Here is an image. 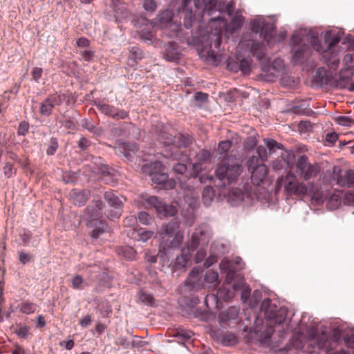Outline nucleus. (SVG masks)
Wrapping results in <instances>:
<instances>
[{
	"label": "nucleus",
	"mask_w": 354,
	"mask_h": 354,
	"mask_svg": "<svg viewBox=\"0 0 354 354\" xmlns=\"http://www.w3.org/2000/svg\"><path fill=\"white\" fill-rule=\"evenodd\" d=\"M242 172V165L236 156L224 158L216 170L217 186L227 188L236 184L238 177Z\"/></svg>",
	"instance_id": "39448f33"
},
{
	"label": "nucleus",
	"mask_w": 354,
	"mask_h": 354,
	"mask_svg": "<svg viewBox=\"0 0 354 354\" xmlns=\"http://www.w3.org/2000/svg\"><path fill=\"white\" fill-rule=\"evenodd\" d=\"M99 311L103 317H107L112 313V308L109 302L106 301L99 304Z\"/></svg>",
	"instance_id": "680f3d73"
},
{
	"label": "nucleus",
	"mask_w": 354,
	"mask_h": 354,
	"mask_svg": "<svg viewBox=\"0 0 354 354\" xmlns=\"http://www.w3.org/2000/svg\"><path fill=\"white\" fill-rule=\"evenodd\" d=\"M214 196L215 194L212 187L207 186L203 189L202 193V199L203 204L206 207H209L211 205L213 199L214 198Z\"/></svg>",
	"instance_id": "58836bf2"
},
{
	"label": "nucleus",
	"mask_w": 354,
	"mask_h": 354,
	"mask_svg": "<svg viewBox=\"0 0 354 354\" xmlns=\"http://www.w3.org/2000/svg\"><path fill=\"white\" fill-rule=\"evenodd\" d=\"M104 198L108 205L107 207L105 205L104 214L111 221L119 218L123 211L124 198L109 191L104 194Z\"/></svg>",
	"instance_id": "9b49d317"
},
{
	"label": "nucleus",
	"mask_w": 354,
	"mask_h": 354,
	"mask_svg": "<svg viewBox=\"0 0 354 354\" xmlns=\"http://www.w3.org/2000/svg\"><path fill=\"white\" fill-rule=\"evenodd\" d=\"M351 77L340 75L339 80L337 82V86L340 88H347L351 92H354V82L349 84Z\"/></svg>",
	"instance_id": "79ce46f5"
},
{
	"label": "nucleus",
	"mask_w": 354,
	"mask_h": 354,
	"mask_svg": "<svg viewBox=\"0 0 354 354\" xmlns=\"http://www.w3.org/2000/svg\"><path fill=\"white\" fill-rule=\"evenodd\" d=\"M319 164H311L306 155H300L295 160V171L300 178L308 180L315 178L320 172Z\"/></svg>",
	"instance_id": "4468645a"
},
{
	"label": "nucleus",
	"mask_w": 354,
	"mask_h": 354,
	"mask_svg": "<svg viewBox=\"0 0 354 354\" xmlns=\"http://www.w3.org/2000/svg\"><path fill=\"white\" fill-rule=\"evenodd\" d=\"M211 158V152L207 149H202L196 155V158L199 162H207Z\"/></svg>",
	"instance_id": "774afa93"
},
{
	"label": "nucleus",
	"mask_w": 354,
	"mask_h": 354,
	"mask_svg": "<svg viewBox=\"0 0 354 354\" xmlns=\"http://www.w3.org/2000/svg\"><path fill=\"white\" fill-rule=\"evenodd\" d=\"M218 274L214 270H207L203 277V270L198 267H194L185 281L183 292L186 294V303L188 306L193 308L199 301V297L205 294V283H213L218 280Z\"/></svg>",
	"instance_id": "f257e3e1"
},
{
	"label": "nucleus",
	"mask_w": 354,
	"mask_h": 354,
	"mask_svg": "<svg viewBox=\"0 0 354 354\" xmlns=\"http://www.w3.org/2000/svg\"><path fill=\"white\" fill-rule=\"evenodd\" d=\"M136 218L139 223L146 225H149L153 222L152 216L146 212H140Z\"/></svg>",
	"instance_id": "3c124183"
},
{
	"label": "nucleus",
	"mask_w": 354,
	"mask_h": 354,
	"mask_svg": "<svg viewBox=\"0 0 354 354\" xmlns=\"http://www.w3.org/2000/svg\"><path fill=\"white\" fill-rule=\"evenodd\" d=\"M71 287L75 290H83L84 279L80 274L75 275L71 279Z\"/></svg>",
	"instance_id": "4d7b16f0"
},
{
	"label": "nucleus",
	"mask_w": 354,
	"mask_h": 354,
	"mask_svg": "<svg viewBox=\"0 0 354 354\" xmlns=\"http://www.w3.org/2000/svg\"><path fill=\"white\" fill-rule=\"evenodd\" d=\"M250 28L252 32L259 34L260 37L269 41L275 32V26L267 21L262 16H258L250 22Z\"/></svg>",
	"instance_id": "a211bd4d"
},
{
	"label": "nucleus",
	"mask_w": 354,
	"mask_h": 354,
	"mask_svg": "<svg viewBox=\"0 0 354 354\" xmlns=\"http://www.w3.org/2000/svg\"><path fill=\"white\" fill-rule=\"evenodd\" d=\"M290 156H291V154H290V153L288 154V160H285L284 158H283L282 160L277 159V160H273L271 164L272 168L275 171H280V170H282L285 167L286 165L287 167H290L291 163H290V160L289 159Z\"/></svg>",
	"instance_id": "49530a36"
},
{
	"label": "nucleus",
	"mask_w": 354,
	"mask_h": 354,
	"mask_svg": "<svg viewBox=\"0 0 354 354\" xmlns=\"http://www.w3.org/2000/svg\"><path fill=\"white\" fill-rule=\"evenodd\" d=\"M217 294L224 301H227L233 297V292L226 287L220 288Z\"/></svg>",
	"instance_id": "052dcab7"
},
{
	"label": "nucleus",
	"mask_w": 354,
	"mask_h": 354,
	"mask_svg": "<svg viewBox=\"0 0 354 354\" xmlns=\"http://www.w3.org/2000/svg\"><path fill=\"white\" fill-rule=\"evenodd\" d=\"M47 146L46 154L48 156L55 155L59 147L58 139L57 138L52 137L47 144Z\"/></svg>",
	"instance_id": "8fccbe9b"
},
{
	"label": "nucleus",
	"mask_w": 354,
	"mask_h": 354,
	"mask_svg": "<svg viewBox=\"0 0 354 354\" xmlns=\"http://www.w3.org/2000/svg\"><path fill=\"white\" fill-rule=\"evenodd\" d=\"M202 171V165L201 163H194L192 165V171L191 173V176L194 178L199 177V180L201 183H205L203 176L199 175V172Z\"/></svg>",
	"instance_id": "bf43d9fd"
},
{
	"label": "nucleus",
	"mask_w": 354,
	"mask_h": 354,
	"mask_svg": "<svg viewBox=\"0 0 354 354\" xmlns=\"http://www.w3.org/2000/svg\"><path fill=\"white\" fill-rule=\"evenodd\" d=\"M105 18L111 21L120 23L128 18L129 12L120 0H104Z\"/></svg>",
	"instance_id": "f8f14e48"
},
{
	"label": "nucleus",
	"mask_w": 354,
	"mask_h": 354,
	"mask_svg": "<svg viewBox=\"0 0 354 354\" xmlns=\"http://www.w3.org/2000/svg\"><path fill=\"white\" fill-rule=\"evenodd\" d=\"M263 142L270 154L275 153L277 150L281 149L283 147L282 144L272 138H264Z\"/></svg>",
	"instance_id": "37998d69"
},
{
	"label": "nucleus",
	"mask_w": 354,
	"mask_h": 354,
	"mask_svg": "<svg viewBox=\"0 0 354 354\" xmlns=\"http://www.w3.org/2000/svg\"><path fill=\"white\" fill-rule=\"evenodd\" d=\"M19 312H21L24 314L30 315V314L35 312L37 306L36 304L32 303V302L22 301L19 305Z\"/></svg>",
	"instance_id": "a18cd8bd"
},
{
	"label": "nucleus",
	"mask_w": 354,
	"mask_h": 354,
	"mask_svg": "<svg viewBox=\"0 0 354 354\" xmlns=\"http://www.w3.org/2000/svg\"><path fill=\"white\" fill-rule=\"evenodd\" d=\"M239 62L240 71L244 75H249L251 72L252 59L250 57L240 59L237 57Z\"/></svg>",
	"instance_id": "c03bdc74"
},
{
	"label": "nucleus",
	"mask_w": 354,
	"mask_h": 354,
	"mask_svg": "<svg viewBox=\"0 0 354 354\" xmlns=\"http://www.w3.org/2000/svg\"><path fill=\"white\" fill-rule=\"evenodd\" d=\"M30 124L29 122L23 120L20 122L17 129V133L19 136H26L29 132Z\"/></svg>",
	"instance_id": "13d9d810"
},
{
	"label": "nucleus",
	"mask_w": 354,
	"mask_h": 354,
	"mask_svg": "<svg viewBox=\"0 0 354 354\" xmlns=\"http://www.w3.org/2000/svg\"><path fill=\"white\" fill-rule=\"evenodd\" d=\"M283 181L285 190L289 195H294L298 197H304L307 194H310V183L307 186L304 182L299 181L294 174H287Z\"/></svg>",
	"instance_id": "dca6fc26"
},
{
	"label": "nucleus",
	"mask_w": 354,
	"mask_h": 354,
	"mask_svg": "<svg viewBox=\"0 0 354 354\" xmlns=\"http://www.w3.org/2000/svg\"><path fill=\"white\" fill-rule=\"evenodd\" d=\"M95 165L97 167V172L103 176H113L115 169L103 162L101 158H96Z\"/></svg>",
	"instance_id": "e433bc0d"
},
{
	"label": "nucleus",
	"mask_w": 354,
	"mask_h": 354,
	"mask_svg": "<svg viewBox=\"0 0 354 354\" xmlns=\"http://www.w3.org/2000/svg\"><path fill=\"white\" fill-rule=\"evenodd\" d=\"M188 248H183L181 254L178 255L174 261L172 263L171 269L174 271L185 270L187 263L190 261L192 257V252H188Z\"/></svg>",
	"instance_id": "5701e85b"
},
{
	"label": "nucleus",
	"mask_w": 354,
	"mask_h": 354,
	"mask_svg": "<svg viewBox=\"0 0 354 354\" xmlns=\"http://www.w3.org/2000/svg\"><path fill=\"white\" fill-rule=\"evenodd\" d=\"M311 45L315 50L322 52V55L324 50H326V46L322 45V41L317 37H313L311 40Z\"/></svg>",
	"instance_id": "0e129e2a"
},
{
	"label": "nucleus",
	"mask_w": 354,
	"mask_h": 354,
	"mask_svg": "<svg viewBox=\"0 0 354 354\" xmlns=\"http://www.w3.org/2000/svg\"><path fill=\"white\" fill-rule=\"evenodd\" d=\"M250 171H251V182L256 186L260 185L268 174V169L265 164H260Z\"/></svg>",
	"instance_id": "bb28decb"
},
{
	"label": "nucleus",
	"mask_w": 354,
	"mask_h": 354,
	"mask_svg": "<svg viewBox=\"0 0 354 354\" xmlns=\"http://www.w3.org/2000/svg\"><path fill=\"white\" fill-rule=\"evenodd\" d=\"M260 309L263 312L265 319L269 322L270 325L266 330V337L270 338L274 332L273 325H281L285 322L288 308L285 306L278 307L270 299L267 298L261 302Z\"/></svg>",
	"instance_id": "0eeeda50"
},
{
	"label": "nucleus",
	"mask_w": 354,
	"mask_h": 354,
	"mask_svg": "<svg viewBox=\"0 0 354 354\" xmlns=\"http://www.w3.org/2000/svg\"><path fill=\"white\" fill-rule=\"evenodd\" d=\"M194 333L190 330L180 328L178 329L175 334L174 337H177L179 341L186 342L192 338Z\"/></svg>",
	"instance_id": "de8ad7c7"
},
{
	"label": "nucleus",
	"mask_w": 354,
	"mask_h": 354,
	"mask_svg": "<svg viewBox=\"0 0 354 354\" xmlns=\"http://www.w3.org/2000/svg\"><path fill=\"white\" fill-rule=\"evenodd\" d=\"M227 187L230 189L228 193V201L233 206L237 205L240 202H241L243 200V192L240 188H234L232 186V187L231 186L230 187Z\"/></svg>",
	"instance_id": "7c9ffc66"
},
{
	"label": "nucleus",
	"mask_w": 354,
	"mask_h": 354,
	"mask_svg": "<svg viewBox=\"0 0 354 354\" xmlns=\"http://www.w3.org/2000/svg\"><path fill=\"white\" fill-rule=\"evenodd\" d=\"M290 112L299 115H310L313 111L310 109L304 108L302 105L293 106Z\"/></svg>",
	"instance_id": "864d4df0"
},
{
	"label": "nucleus",
	"mask_w": 354,
	"mask_h": 354,
	"mask_svg": "<svg viewBox=\"0 0 354 354\" xmlns=\"http://www.w3.org/2000/svg\"><path fill=\"white\" fill-rule=\"evenodd\" d=\"M105 204L101 200L93 201L84 209L83 220L102 219Z\"/></svg>",
	"instance_id": "4be33fe9"
},
{
	"label": "nucleus",
	"mask_w": 354,
	"mask_h": 354,
	"mask_svg": "<svg viewBox=\"0 0 354 354\" xmlns=\"http://www.w3.org/2000/svg\"><path fill=\"white\" fill-rule=\"evenodd\" d=\"M239 315V309L236 306H231L220 314V318L221 321L235 320L238 318Z\"/></svg>",
	"instance_id": "c9c22d12"
},
{
	"label": "nucleus",
	"mask_w": 354,
	"mask_h": 354,
	"mask_svg": "<svg viewBox=\"0 0 354 354\" xmlns=\"http://www.w3.org/2000/svg\"><path fill=\"white\" fill-rule=\"evenodd\" d=\"M30 328L26 325H19L15 330V333L21 339H26L29 335V330Z\"/></svg>",
	"instance_id": "5fc2aeb1"
},
{
	"label": "nucleus",
	"mask_w": 354,
	"mask_h": 354,
	"mask_svg": "<svg viewBox=\"0 0 354 354\" xmlns=\"http://www.w3.org/2000/svg\"><path fill=\"white\" fill-rule=\"evenodd\" d=\"M164 170L163 164L158 160L146 163L142 167V172L148 174L153 183L161 185L165 189H174L176 181L172 178L169 179L168 174Z\"/></svg>",
	"instance_id": "6e6552de"
},
{
	"label": "nucleus",
	"mask_w": 354,
	"mask_h": 354,
	"mask_svg": "<svg viewBox=\"0 0 354 354\" xmlns=\"http://www.w3.org/2000/svg\"><path fill=\"white\" fill-rule=\"evenodd\" d=\"M93 104L100 113L115 120H124L129 117V112L108 104L105 100L95 99Z\"/></svg>",
	"instance_id": "f3484780"
},
{
	"label": "nucleus",
	"mask_w": 354,
	"mask_h": 354,
	"mask_svg": "<svg viewBox=\"0 0 354 354\" xmlns=\"http://www.w3.org/2000/svg\"><path fill=\"white\" fill-rule=\"evenodd\" d=\"M310 196L314 204H321L327 201V207L330 209H336L341 204L340 194L332 193L331 189L327 186L321 187L311 183Z\"/></svg>",
	"instance_id": "1a4fd4ad"
},
{
	"label": "nucleus",
	"mask_w": 354,
	"mask_h": 354,
	"mask_svg": "<svg viewBox=\"0 0 354 354\" xmlns=\"http://www.w3.org/2000/svg\"><path fill=\"white\" fill-rule=\"evenodd\" d=\"M315 80L322 85H331L332 78L327 71L323 68H319L315 74Z\"/></svg>",
	"instance_id": "72a5a7b5"
},
{
	"label": "nucleus",
	"mask_w": 354,
	"mask_h": 354,
	"mask_svg": "<svg viewBox=\"0 0 354 354\" xmlns=\"http://www.w3.org/2000/svg\"><path fill=\"white\" fill-rule=\"evenodd\" d=\"M207 34L202 37V41L206 42L205 47L219 49L222 42V34L224 30L234 33L243 25V19L240 16H236L231 19L230 23L224 17L215 15L208 18Z\"/></svg>",
	"instance_id": "f03ea898"
},
{
	"label": "nucleus",
	"mask_w": 354,
	"mask_h": 354,
	"mask_svg": "<svg viewBox=\"0 0 354 354\" xmlns=\"http://www.w3.org/2000/svg\"><path fill=\"white\" fill-rule=\"evenodd\" d=\"M283 67V61L281 59H274L272 64L270 59L268 58L265 63L262 64L261 70L263 72H270L272 69L279 72Z\"/></svg>",
	"instance_id": "2f4dec72"
},
{
	"label": "nucleus",
	"mask_w": 354,
	"mask_h": 354,
	"mask_svg": "<svg viewBox=\"0 0 354 354\" xmlns=\"http://www.w3.org/2000/svg\"><path fill=\"white\" fill-rule=\"evenodd\" d=\"M322 59L331 69H336L339 64V59L333 51L324 50Z\"/></svg>",
	"instance_id": "473e14b6"
},
{
	"label": "nucleus",
	"mask_w": 354,
	"mask_h": 354,
	"mask_svg": "<svg viewBox=\"0 0 354 354\" xmlns=\"http://www.w3.org/2000/svg\"><path fill=\"white\" fill-rule=\"evenodd\" d=\"M157 212L158 214L165 216H174L176 212V208L172 205L166 204L162 202L160 206H159V209Z\"/></svg>",
	"instance_id": "ea45409f"
},
{
	"label": "nucleus",
	"mask_w": 354,
	"mask_h": 354,
	"mask_svg": "<svg viewBox=\"0 0 354 354\" xmlns=\"http://www.w3.org/2000/svg\"><path fill=\"white\" fill-rule=\"evenodd\" d=\"M86 222L88 233L92 239L96 240L109 230L107 222L104 219L88 220Z\"/></svg>",
	"instance_id": "412c9836"
},
{
	"label": "nucleus",
	"mask_w": 354,
	"mask_h": 354,
	"mask_svg": "<svg viewBox=\"0 0 354 354\" xmlns=\"http://www.w3.org/2000/svg\"><path fill=\"white\" fill-rule=\"evenodd\" d=\"M187 169V167L185 163L182 162H174L172 165V170L176 174L183 175Z\"/></svg>",
	"instance_id": "69168bd1"
},
{
	"label": "nucleus",
	"mask_w": 354,
	"mask_h": 354,
	"mask_svg": "<svg viewBox=\"0 0 354 354\" xmlns=\"http://www.w3.org/2000/svg\"><path fill=\"white\" fill-rule=\"evenodd\" d=\"M175 140L174 146H171L169 149H167L163 153V156L166 158H171L174 160H181L183 157L189 159L180 151V149L188 147L192 143V138L187 133H177L175 134Z\"/></svg>",
	"instance_id": "ddd939ff"
},
{
	"label": "nucleus",
	"mask_w": 354,
	"mask_h": 354,
	"mask_svg": "<svg viewBox=\"0 0 354 354\" xmlns=\"http://www.w3.org/2000/svg\"><path fill=\"white\" fill-rule=\"evenodd\" d=\"M65 99V95H57V93L49 95L39 104V113L41 115L49 117L53 113L55 106H59Z\"/></svg>",
	"instance_id": "aec40b11"
},
{
	"label": "nucleus",
	"mask_w": 354,
	"mask_h": 354,
	"mask_svg": "<svg viewBox=\"0 0 354 354\" xmlns=\"http://www.w3.org/2000/svg\"><path fill=\"white\" fill-rule=\"evenodd\" d=\"M118 254L122 256L127 260H133L136 257V252L130 246H124L118 248Z\"/></svg>",
	"instance_id": "a19ab883"
},
{
	"label": "nucleus",
	"mask_w": 354,
	"mask_h": 354,
	"mask_svg": "<svg viewBox=\"0 0 354 354\" xmlns=\"http://www.w3.org/2000/svg\"><path fill=\"white\" fill-rule=\"evenodd\" d=\"M151 132L157 136L160 142L165 145L162 154L167 149H169L171 146H174V143L176 140L175 135L169 133L167 127L163 125L162 123H158L153 126Z\"/></svg>",
	"instance_id": "6ab92c4d"
},
{
	"label": "nucleus",
	"mask_w": 354,
	"mask_h": 354,
	"mask_svg": "<svg viewBox=\"0 0 354 354\" xmlns=\"http://www.w3.org/2000/svg\"><path fill=\"white\" fill-rule=\"evenodd\" d=\"M343 33L341 30H327L324 35L326 50L332 51L333 48L340 41Z\"/></svg>",
	"instance_id": "393cba45"
},
{
	"label": "nucleus",
	"mask_w": 354,
	"mask_h": 354,
	"mask_svg": "<svg viewBox=\"0 0 354 354\" xmlns=\"http://www.w3.org/2000/svg\"><path fill=\"white\" fill-rule=\"evenodd\" d=\"M143 58V52L138 46H132L130 50V55L128 58V64L134 66L137 64L138 61Z\"/></svg>",
	"instance_id": "f704fd0d"
},
{
	"label": "nucleus",
	"mask_w": 354,
	"mask_h": 354,
	"mask_svg": "<svg viewBox=\"0 0 354 354\" xmlns=\"http://www.w3.org/2000/svg\"><path fill=\"white\" fill-rule=\"evenodd\" d=\"M192 0H182L180 6L178 8L180 19H183V22L178 24L174 21V14L172 10L167 9L163 10L158 15V21L162 26H165L176 32L178 35L181 30L183 25L186 29L190 30L193 24L198 19L196 17L197 10L194 8L193 10L192 6Z\"/></svg>",
	"instance_id": "7ed1b4c3"
},
{
	"label": "nucleus",
	"mask_w": 354,
	"mask_h": 354,
	"mask_svg": "<svg viewBox=\"0 0 354 354\" xmlns=\"http://www.w3.org/2000/svg\"><path fill=\"white\" fill-rule=\"evenodd\" d=\"M337 183L340 187H354V171L348 169L343 173L339 172L337 175Z\"/></svg>",
	"instance_id": "cd10ccee"
},
{
	"label": "nucleus",
	"mask_w": 354,
	"mask_h": 354,
	"mask_svg": "<svg viewBox=\"0 0 354 354\" xmlns=\"http://www.w3.org/2000/svg\"><path fill=\"white\" fill-rule=\"evenodd\" d=\"M139 299L141 302L148 306H153L154 303V298L153 295L147 292H141Z\"/></svg>",
	"instance_id": "e2e57ef3"
},
{
	"label": "nucleus",
	"mask_w": 354,
	"mask_h": 354,
	"mask_svg": "<svg viewBox=\"0 0 354 354\" xmlns=\"http://www.w3.org/2000/svg\"><path fill=\"white\" fill-rule=\"evenodd\" d=\"M90 196L91 192L87 189H73L71 194V197L73 201V203L78 207L84 205L89 199Z\"/></svg>",
	"instance_id": "c85d7f7f"
},
{
	"label": "nucleus",
	"mask_w": 354,
	"mask_h": 354,
	"mask_svg": "<svg viewBox=\"0 0 354 354\" xmlns=\"http://www.w3.org/2000/svg\"><path fill=\"white\" fill-rule=\"evenodd\" d=\"M194 7L197 11L201 10L198 14V21L207 22L208 18L212 16H222L227 14L232 17L234 10L232 1L226 3L225 0H194Z\"/></svg>",
	"instance_id": "20e7f679"
},
{
	"label": "nucleus",
	"mask_w": 354,
	"mask_h": 354,
	"mask_svg": "<svg viewBox=\"0 0 354 354\" xmlns=\"http://www.w3.org/2000/svg\"><path fill=\"white\" fill-rule=\"evenodd\" d=\"M232 147V141L229 140H222L218 143V151L220 154L227 152Z\"/></svg>",
	"instance_id": "338daca9"
},
{
	"label": "nucleus",
	"mask_w": 354,
	"mask_h": 354,
	"mask_svg": "<svg viewBox=\"0 0 354 354\" xmlns=\"http://www.w3.org/2000/svg\"><path fill=\"white\" fill-rule=\"evenodd\" d=\"M163 56L165 59L169 62H177L180 59V53L174 42H169L165 46Z\"/></svg>",
	"instance_id": "c756f323"
},
{
	"label": "nucleus",
	"mask_w": 354,
	"mask_h": 354,
	"mask_svg": "<svg viewBox=\"0 0 354 354\" xmlns=\"http://www.w3.org/2000/svg\"><path fill=\"white\" fill-rule=\"evenodd\" d=\"M179 227L180 223L176 218H173L167 224L162 225L160 235L162 239V243L165 241L169 243L168 248H178L182 243L183 235L179 230Z\"/></svg>",
	"instance_id": "9d476101"
},
{
	"label": "nucleus",
	"mask_w": 354,
	"mask_h": 354,
	"mask_svg": "<svg viewBox=\"0 0 354 354\" xmlns=\"http://www.w3.org/2000/svg\"><path fill=\"white\" fill-rule=\"evenodd\" d=\"M250 53L253 57H255L260 62L261 66L265 63L268 59L266 57V47L260 41H252L250 45Z\"/></svg>",
	"instance_id": "a878e982"
},
{
	"label": "nucleus",
	"mask_w": 354,
	"mask_h": 354,
	"mask_svg": "<svg viewBox=\"0 0 354 354\" xmlns=\"http://www.w3.org/2000/svg\"><path fill=\"white\" fill-rule=\"evenodd\" d=\"M262 299V292L259 290H255L253 291L250 299L249 300V306L252 308H254L257 306Z\"/></svg>",
	"instance_id": "09e8293b"
},
{
	"label": "nucleus",
	"mask_w": 354,
	"mask_h": 354,
	"mask_svg": "<svg viewBox=\"0 0 354 354\" xmlns=\"http://www.w3.org/2000/svg\"><path fill=\"white\" fill-rule=\"evenodd\" d=\"M292 46V61L294 64H302L310 55V47L306 44L303 39L297 34H293L290 39Z\"/></svg>",
	"instance_id": "2eb2a0df"
},
{
	"label": "nucleus",
	"mask_w": 354,
	"mask_h": 354,
	"mask_svg": "<svg viewBox=\"0 0 354 354\" xmlns=\"http://www.w3.org/2000/svg\"><path fill=\"white\" fill-rule=\"evenodd\" d=\"M136 234L138 237V240L145 242L152 237L153 232L151 230H146L143 228H140L137 230Z\"/></svg>",
	"instance_id": "6e6d98bb"
},
{
	"label": "nucleus",
	"mask_w": 354,
	"mask_h": 354,
	"mask_svg": "<svg viewBox=\"0 0 354 354\" xmlns=\"http://www.w3.org/2000/svg\"><path fill=\"white\" fill-rule=\"evenodd\" d=\"M115 344L117 346H122L124 348H129L130 346H133L135 345L140 346L138 343L136 344L134 341L130 342L127 337L120 336L116 340Z\"/></svg>",
	"instance_id": "603ef678"
},
{
	"label": "nucleus",
	"mask_w": 354,
	"mask_h": 354,
	"mask_svg": "<svg viewBox=\"0 0 354 354\" xmlns=\"http://www.w3.org/2000/svg\"><path fill=\"white\" fill-rule=\"evenodd\" d=\"M81 126L82 128L86 129L90 133L100 136L102 133V129L97 127L95 124H94L91 120L87 118H83L81 120Z\"/></svg>",
	"instance_id": "4c0bfd02"
},
{
	"label": "nucleus",
	"mask_w": 354,
	"mask_h": 354,
	"mask_svg": "<svg viewBox=\"0 0 354 354\" xmlns=\"http://www.w3.org/2000/svg\"><path fill=\"white\" fill-rule=\"evenodd\" d=\"M138 151L137 146L133 142H121L115 147V153L123 155L127 160H132Z\"/></svg>",
	"instance_id": "b1692460"
},
{
	"label": "nucleus",
	"mask_w": 354,
	"mask_h": 354,
	"mask_svg": "<svg viewBox=\"0 0 354 354\" xmlns=\"http://www.w3.org/2000/svg\"><path fill=\"white\" fill-rule=\"evenodd\" d=\"M212 232L207 224H202L195 228L191 239L187 241L188 252L196 251L194 261L196 263L203 261L207 255V248L212 238Z\"/></svg>",
	"instance_id": "423d86ee"
}]
</instances>
